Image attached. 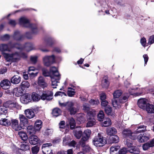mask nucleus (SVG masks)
I'll use <instances>...</instances> for the list:
<instances>
[{
  "instance_id": "obj_2",
  "label": "nucleus",
  "mask_w": 154,
  "mask_h": 154,
  "mask_svg": "<svg viewBox=\"0 0 154 154\" xmlns=\"http://www.w3.org/2000/svg\"><path fill=\"white\" fill-rule=\"evenodd\" d=\"M3 56L8 62H17L20 60L21 57L26 58L27 57L26 54L24 53H20L18 52H15L11 54L3 53Z\"/></svg>"
},
{
  "instance_id": "obj_56",
  "label": "nucleus",
  "mask_w": 154,
  "mask_h": 154,
  "mask_svg": "<svg viewBox=\"0 0 154 154\" xmlns=\"http://www.w3.org/2000/svg\"><path fill=\"white\" fill-rule=\"evenodd\" d=\"M154 43V35L151 36L149 38L148 44L151 45Z\"/></svg>"
},
{
  "instance_id": "obj_3",
  "label": "nucleus",
  "mask_w": 154,
  "mask_h": 154,
  "mask_svg": "<svg viewBox=\"0 0 154 154\" xmlns=\"http://www.w3.org/2000/svg\"><path fill=\"white\" fill-rule=\"evenodd\" d=\"M53 93L51 91L44 92L41 96L37 93L33 92L32 94V98L34 101H38L40 98L43 100H50L53 98Z\"/></svg>"
},
{
  "instance_id": "obj_24",
  "label": "nucleus",
  "mask_w": 154,
  "mask_h": 154,
  "mask_svg": "<svg viewBox=\"0 0 154 154\" xmlns=\"http://www.w3.org/2000/svg\"><path fill=\"white\" fill-rule=\"evenodd\" d=\"M12 92L13 95L19 97L21 96L23 93V90L22 88L17 87L14 88Z\"/></svg>"
},
{
  "instance_id": "obj_30",
  "label": "nucleus",
  "mask_w": 154,
  "mask_h": 154,
  "mask_svg": "<svg viewBox=\"0 0 154 154\" xmlns=\"http://www.w3.org/2000/svg\"><path fill=\"white\" fill-rule=\"evenodd\" d=\"M19 119L20 120V124H21V125L23 124V126H25L28 124V119L23 115H19Z\"/></svg>"
},
{
  "instance_id": "obj_5",
  "label": "nucleus",
  "mask_w": 154,
  "mask_h": 154,
  "mask_svg": "<svg viewBox=\"0 0 154 154\" xmlns=\"http://www.w3.org/2000/svg\"><path fill=\"white\" fill-rule=\"evenodd\" d=\"M19 23L23 27L31 28L33 33H35L37 32L36 25L31 24L29 20L26 17L20 18L19 20Z\"/></svg>"
},
{
  "instance_id": "obj_52",
  "label": "nucleus",
  "mask_w": 154,
  "mask_h": 154,
  "mask_svg": "<svg viewBox=\"0 0 154 154\" xmlns=\"http://www.w3.org/2000/svg\"><path fill=\"white\" fill-rule=\"evenodd\" d=\"M39 148L37 146L32 147V152L33 154H36L39 151Z\"/></svg>"
},
{
  "instance_id": "obj_43",
  "label": "nucleus",
  "mask_w": 154,
  "mask_h": 154,
  "mask_svg": "<svg viewBox=\"0 0 154 154\" xmlns=\"http://www.w3.org/2000/svg\"><path fill=\"white\" fill-rule=\"evenodd\" d=\"M32 31V32L31 33L30 32H26L25 34V36L26 38L28 39H31L33 37V34H36L38 32V29L37 28V27H36V29L37 30V32L35 33H33L32 32V29L31 28H30Z\"/></svg>"
},
{
  "instance_id": "obj_57",
  "label": "nucleus",
  "mask_w": 154,
  "mask_h": 154,
  "mask_svg": "<svg viewBox=\"0 0 154 154\" xmlns=\"http://www.w3.org/2000/svg\"><path fill=\"white\" fill-rule=\"evenodd\" d=\"M128 151V149L126 148H123L119 151V154H125Z\"/></svg>"
},
{
  "instance_id": "obj_45",
  "label": "nucleus",
  "mask_w": 154,
  "mask_h": 154,
  "mask_svg": "<svg viewBox=\"0 0 154 154\" xmlns=\"http://www.w3.org/2000/svg\"><path fill=\"white\" fill-rule=\"evenodd\" d=\"M104 112L102 111H100L97 115L98 120L100 121H103L104 118Z\"/></svg>"
},
{
  "instance_id": "obj_35",
  "label": "nucleus",
  "mask_w": 154,
  "mask_h": 154,
  "mask_svg": "<svg viewBox=\"0 0 154 154\" xmlns=\"http://www.w3.org/2000/svg\"><path fill=\"white\" fill-rule=\"evenodd\" d=\"M18 134L22 140L25 141L27 140L28 137L25 132L22 131H20L18 132Z\"/></svg>"
},
{
  "instance_id": "obj_13",
  "label": "nucleus",
  "mask_w": 154,
  "mask_h": 154,
  "mask_svg": "<svg viewBox=\"0 0 154 154\" xmlns=\"http://www.w3.org/2000/svg\"><path fill=\"white\" fill-rule=\"evenodd\" d=\"M52 146L51 143L43 144L42 147V151L44 154H53L52 150L50 148V147Z\"/></svg>"
},
{
  "instance_id": "obj_51",
  "label": "nucleus",
  "mask_w": 154,
  "mask_h": 154,
  "mask_svg": "<svg viewBox=\"0 0 154 154\" xmlns=\"http://www.w3.org/2000/svg\"><path fill=\"white\" fill-rule=\"evenodd\" d=\"M91 134V131L89 129H87L84 132L83 135H85V137L89 138Z\"/></svg>"
},
{
  "instance_id": "obj_36",
  "label": "nucleus",
  "mask_w": 154,
  "mask_h": 154,
  "mask_svg": "<svg viewBox=\"0 0 154 154\" xmlns=\"http://www.w3.org/2000/svg\"><path fill=\"white\" fill-rule=\"evenodd\" d=\"M61 113V111L58 108H55L52 111V115L53 116L56 117L60 115Z\"/></svg>"
},
{
  "instance_id": "obj_11",
  "label": "nucleus",
  "mask_w": 154,
  "mask_h": 154,
  "mask_svg": "<svg viewBox=\"0 0 154 154\" xmlns=\"http://www.w3.org/2000/svg\"><path fill=\"white\" fill-rule=\"evenodd\" d=\"M122 134L124 137H128L133 140L136 139L137 136L135 134L132 133L131 131L128 129H124L123 131Z\"/></svg>"
},
{
  "instance_id": "obj_6",
  "label": "nucleus",
  "mask_w": 154,
  "mask_h": 154,
  "mask_svg": "<svg viewBox=\"0 0 154 154\" xmlns=\"http://www.w3.org/2000/svg\"><path fill=\"white\" fill-rule=\"evenodd\" d=\"M59 57L52 54L51 55H46L42 58L43 62L44 65L49 67L53 64L58 61Z\"/></svg>"
},
{
  "instance_id": "obj_32",
  "label": "nucleus",
  "mask_w": 154,
  "mask_h": 154,
  "mask_svg": "<svg viewBox=\"0 0 154 154\" xmlns=\"http://www.w3.org/2000/svg\"><path fill=\"white\" fill-rule=\"evenodd\" d=\"M145 109L148 113H154V105L149 103Z\"/></svg>"
},
{
  "instance_id": "obj_15",
  "label": "nucleus",
  "mask_w": 154,
  "mask_h": 154,
  "mask_svg": "<svg viewBox=\"0 0 154 154\" xmlns=\"http://www.w3.org/2000/svg\"><path fill=\"white\" fill-rule=\"evenodd\" d=\"M149 103L147 100L145 98H142L138 100L137 104L139 107L143 109H145Z\"/></svg>"
},
{
  "instance_id": "obj_12",
  "label": "nucleus",
  "mask_w": 154,
  "mask_h": 154,
  "mask_svg": "<svg viewBox=\"0 0 154 154\" xmlns=\"http://www.w3.org/2000/svg\"><path fill=\"white\" fill-rule=\"evenodd\" d=\"M137 135L136 138L137 140L140 143L144 142L148 140L150 137V134L149 133H145L143 134H140L138 135Z\"/></svg>"
},
{
  "instance_id": "obj_64",
  "label": "nucleus",
  "mask_w": 154,
  "mask_h": 154,
  "mask_svg": "<svg viewBox=\"0 0 154 154\" xmlns=\"http://www.w3.org/2000/svg\"><path fill=\"white\" fill-rule=\"evenodd\" d=\"M100 99L102 101L106 100V95L104 93H101L100 94Z\"/></svg>"
},
{
  "instance_id": "obj_50",
  "label": "nucleus",
  "mask_w": 154,
  "mask_h": 154,
  "mask_svg": "<svg viewBox=\"0 0 154 154\" xmlns=\"http://www.w3.org/2000/svg\"><path fill=\"white\" fill-rule=\"evenodd\" d=\"M119 139V137L116 135H114L110 138V140L113 143L118 142Z\"/></svg>"
},
{
  "instance_id": "obj_8",
  "label": "nucleus",
  "mask_w": 154,
  "mask_h": 154,
  "mask_svg": "<svg viewBox=\"0 0 154 154\" xmlns=\"http://www.w3.org/2000/svg\"><path fill=\"white\" fill-rule=\"evenodd\" d=\"M94 113L91 111L88 112L87 116L88 122L86 124V127H91L96 124V120L94 118Z\"/></svg>"
},
{
  "instance_id": "obj_16",
  "label": "nucleus",
  "mask_w": 154,
  "mask_h": 154,
  "mask_svg": "<svg viewBox=\"0 0 154 154\" xmlns=\"http://www.w3.org/2000/svg\"><path fill=\"white\" fill-rule=\"evenodd\" d=\"M89 138L85 137V135H83L79 142V143L83 147V149L86 151H89L90 148L88 146L85 145V144L88 141Z\"/></svg>"
},
{
  "instance_id": "obj_14",
  "label": "nucleus",
  "mask_w": 154,
  "mask_h": 154,
  "mask_svg": "<svg viewBox=\"0 0 154 154\" xmlns=\"http://www.w3.org/2000/svg\"><path fill=\"white\" fill-rule=\"evenodd\" d=\"M126 145L130 149H128V151L129 152L133 153L134 154H138L140 152V151L139 149L137 147L132 146V144L131 142L127 141Z\"/></svg>"
},
{
  "instance_id": "obj_27",
  "label": "nucleus",
  "mask_w": 154,
  "mask_h": 154,
  "mask_svg": "<svg viewBox=\"0 0 154 154\" xmlns=\"http://www.w3.org/2000/svg\"><path fill=\"white\" fill-rule=\"evenodd\" d=\"M25 114L26 117L29 119L33 118L35 116L34 112L31 109H28L25 110Z\"/></svg>"
},
{
  "instance_id": "obj_25",
  "label": "nucleus",
  "mask_w": 154,
  "mask_h": 154,
  "mask_svg": "<svg viewBox=\"0 0 154 154\" xmlns=\"http://www.w3.org/2000/svg\"><path fill=\"white\" fill-rule=\"evenodd\" d=\"M29 142L32 145H35L38 143L39 139L36 136L34 135H31L29 138Z\"/></svg>"
},
{
  "instance_id": "obj_46",
  "label": "nucleus",
  "mask_w": 154,
  "mask_h": 154,
  "mask_svg": "<svg viewBox=\"0 0 154 154\" xmlns=\"http://www.w3.org/2000/svg\"><path fill=\"white\" fill-rule=\"evenodd\" d=\"M75 92L74 89L71 88H69V90L67 92V95L69 96L72 97L75 95Z\"/></svg>"
},
{
  "instance_id": "obj_7",
  "label": "nucleus",
  "mask_w": 154,
  "mask_h": 154,
  "mask_svg": "<svg viewBox=\"0 0 154 154\" xmlns=\"http://www.w3.org/2000/svg\"><path fill=\"white\" fill-rule=\"evenodd\" d=\"M93 142L94 146L97 147H100L103 146L106 143V140L103 139V137L100 134L96 136L93 140Z\"/></svg>"
},
{
  "instance_id": "obj_39",
  "label": "nucleus",
  "mask_w": 154,
  "mask_h": 154,
  "mask_svg": "<svg viewBox=\"0 0 154 154\" xmlns=\"http://www.w3.org/2000/svg\"><path fill=\"white\" fill-rule=\"evenodd\" d=\"M111 124V122L109 118H107L104 119V121L103 123L102 126L104 127H107L110 125Z\"/></svg>"
},
{
  "instance_id": "obj_26",
  "label": "nucleus",
  "mask_w": 154,
  "mask_h": 154,
  "mask_svg": "<svg viewBox=\"0 0 154 154\" xmlns=\"http://www.w3.org/2000/svg\"><path fill=\"white\" fill-rule=\"evenodd\" d=\"M74 132L75 136L77 138L79 139L82 134V131L81 130V128L79 127L76 128Z\"/></svg>"
},
{
  "instance_id": "obj_49",
  "label": "nucleus",
  "mask_w": 154,
  "mask_h": 154,
  "mask_svg": "<svg viewBox=\"0 0 154 154\" xmlns=\"http://www.w3.org/2000/svg\"><path fill=\"white\" fill-rule=\"evenodd\" d=\"M151 145L149 142L146 143L143 145L142 147L143 149L144 150H147L150 147H152Z\"/></svg>"
},
{
  "instance_id": "obj_21",
  "label": "nucleus",
  "mask_w": 154,
  "mask_h": 154,
  "mask_svg": "<svg viewBox=\"0 0 154 154\" xmlns=\"http://www.w3.org/2000/svg\"><path fill=\"white\" fill-rule=\"evenodd\" d=\"M0 85L2 89H7L9 88L11 86V83L8 80L4 79L1 81Z\"/></svg>"
},
{
  "instance_id": "obj_22",
  "label": "nucleus",
  "mask_w": 154,
  "mask_h": 154,
  "mask_svg": "<svg viewBox=\"0 0 154 154\" xmlns=\"http://www.w3.org/2000/svg\"><path fill=\"white\" fill-rule=\"evenodd\" d=\"M38 84L39 86L44 88L48 86V84L42 76H39L38 80Z\"/></svg>"
},
{
  "instance_id": "obj_23",
  "label": "nucleus",
  "mask_w": 154,
  "mask_h": 154,
  "mask_svg": "<svg viewBox=\"0 0 154 154\" xmlns=\"http://www.w3.org/2000/svg\"><path fill=\"white\" fill-rule=\"evenodd\" d=\"M51 78L52 86L53 88H56L57 84L59 82L60 79V76H50Z\"/></svg>"
},
{
  "instance_id": "obj_47",
  "label": "nucleus",
  "mask_w": 154,
  "mask_h": 154,
  "mask_svg": "<svg viewBox=\"0 0 154 154\" xmlns=\"http://www.w3.org/2000/svg\"><path fill=\"white\" fill-rule=\"evenodd\" d=\"M77 119L81 123L84 122L85 121V115L84 114H81L80 115V116L77 118Z\"/></svg>"
},
{
  "instance_id": "obj_28",
  "label": "nucleus",
  "mask_w": 154,
  "mask_h": 154,
  "mask_svg": "<svg viewBox=\"0 0 154 154\" xmlns=\"http://www.w3.org/2000/svg\"><path fill=\"white\" fill-rule=\"evenodd\" d=\"M23 37V36L21 35L20 32L18 31H15L13 35V38L17 41H20L22 39Z\"/></svg>"
},
{
  "instance_id": "obj_55",
  "label": "nucleus",
  "mask_w": 154,
  "mask_h": 154,
  "mask_svg": "<svg viewBox=\"0 0 154 154\" xmlns=\"http://www.w3.org/2000/svg\"><path fill=\"white\" fill-rule=\"evenodd\" d=\"M83 109L84 111L88 112L90 109V106L88 103H85L83 105Z\"/></svg>"
},
{
  "instance_id": "obj_62",
  "label": "nucleus",
  "mask_w": 154,
  "mask_h": 154,
  "mask_svg": "<svg viewBox=\"0 0 154 154\" xmlns=\"http://www.w3.org/2000/svg\"><path fill=\"white\" fill-rule=\"evenodd\" d=\"M69 102H67L66 103H61L60 101H59V105L61 107H65L66 106V109H67V106Z\"/></svg>"
},
{
  "instance_id": "obj_20",
  "label": "nucleus",
  "mask_w": 154,
  "mask_h": 154,
  "mask_svg": "<svg viewBox=\"0 0 154 154\" xmlns=\"http://www.w3.org/2000/svg\"><path fill=\"white\" fill-rule=\"evenodd\" d=\"M5 105L11 108H15L18 109L20 108V106L16 102H13L10 100L7 101L5 103Z\"/></svg>"
},
{
  "instance_id": "obj_41",
  "label": "nucleus",
  "mask_w": 154,
  "mask_h": 154,
  "mask_svg": "<svg viewBox=\"0 0 154 154\" xmlns=\"http://www.w3.org/2000/svg\"><path fill=\"white\" fill-rule=\"evenodd\" d=\"M69 122L71 129H74L75 125V122L74 119L73 118H71L69 119Z\"/></svg>"
},
{
  "instance_id": "obj_10",
  "label": "nucleus",
  "mask_w": 154,
  "mask_h": 154,
  "mask_svg": "<svg viewBox=\"0 0 154 154\" xmlns=\"http://www.w3.org/2000/svg\"><path fill=\"white\" fill-rule=\"evenodd\" d=\"M11 122L10 125L12 129L15 131H20L23 128V126L19 123L18 120L17 119H11Z\"/></svg>"
},
{
  "instance_id": "obj_33",
  "label": "nucleus",
  "mask_w": 154,
  "mask_h": 154,
  "mask_svg": "<svg viewBox=\"0 0 154 154\" xmlns=\"http://www.w3.org/2000/svg\"><path fill=\"white\" fill-rule=\"evenodd\" d=\"M50 72L51 73L53 74V75L51 76H60L57 68L54 66L50 68Z\"/></svg>"
},
{
  "instance_id": "obj_37",
  "label": "nucleus",
  "mask_w": 154,
  "mask_h": 154,
  "mask_svg": "<svg viewBox=\"0 0 154 154\" xmlns=\"http://www.w3.org/2000/svg\"><path fill=\"white\" fill-rule=\"evenodd\" d=\"M21 149L23 150L26 151L30 149L29 144L26 142H23L20 145Z\"/></svg>"
},
{
  "instance_id": "obj_34",
  "label": "nucleus",
  "mask_w": 154,
  "mask_h": 154,
  "mask_svg": "<svg viewBox=\"0 0 154 154\" xmlns=\"http://www.w3.org/2000/svg\"><path fill=\"white\" fill-rule=\"evenodd\" d=\"M106 132L108 134L111 135L116 134L117 130L114 127H109L107 129Z\"/></svg>"
},
{
  "instance_id": "obj_18",
  "label": "nucleus",
  "mask_w": 154,
  "mask_h": 154,
  "mask_svg": "<svg viewBox=\"0 0 154 154\" xmlns=\"http://www.w3.org/2000/svg\"><path fill=\"white\" fill-rule=\"evenodd\" d=\"M11 124V121L8 119V116L0 117V125L5 126H8Z\"/></svg>"
},
{
  "instance_id": "obj_29",
  "label": "nucleus",
  "mask_w": 154,
  "mask_h": 154,
  "mask_svg": "<svg viewBox=\"0 0 154 154\" xmlns=\"http://www.w3.org/2000/svg\"><path fill=\"white\" fill-rule=\"evenodd\" d=\"M8 113L7 108L4 106H0V117H5Z\"/></svg>"
},
{
  "instance_id": "obj_59",
  "label": "nucleus",
  "mask_w": 154,
  "mask_h": 154,
  "mask_svg": "<svg viewBox=\"0 0 154 154\" xmlns=\"http://www.w3.org/2000/svg\"><path fill=\"white\" fill-rule=\"evenodd\" d=\"M146 39L144 37L141 38L140 40V42L141 45L144 47H145L146 46Z\"/></svg>"
},
{
  "instance_id": "obj_61",
  "label": "nucleus",
  "mask_w": 154,
  "mask_h": 154,
  "mask_svg": "<svg viewBox=\"0 0 154 154\" xmlns=\"http://www.w3.org/2000/svg\"><path fill=\"white\" fill-rule=\"evenodd\" d=\"M37 58L38 57L37 56H31L30 57V60L32 63L35 64L36 62Z\"/></svg>"
},
{
  "instance_id": "obj_31",
  "label": "nucleus",
  "mask_w": 154,
  "mask_h": 154,
  "mask_svg": "<svg viewBox=\"0 0 154 154\" xmlns=\"http://www.w3.org/2000/svg\"><path fill=\"white\" fill-rule=\"evenodd\" d=\"M21 77L18 75H14L13 76L11 80V83L14 84H17L20 82Z\"/></svg>"
},
{
  "instance_id": "obj_40",
  "label": "nucleus",
  "mask_w": 154,
  "mask_h": 154,
  "mask_svg": "<svg viewBox=\"0 0 154 154\" xmlns=\"http://www.w3.org/2000/svg\"><path fill=\"white\" fill-rule=\"evenodd\" d=\"M119 146H111L110 148V154H117V151L119 148Z\"/></svg>"
},
{
  "instance_id": "obj_1",
  "label": "nucleus",
  "mask_w": 154,
  "mask_h": 154,
  "mask_svg": "<svg viewBox=\"0 0 154 154\" xmlns=\"http://www.w3.org/2000/svg\"><path fill=\"white\" fill-rule=\"evenodd\" d=\"M122 92L120 90L115 91L113 93V98L112 100L113 106L116 108H119L121 107V104L126 102L129 97V94H125L122 97L118 98L122 94Z\"/></svg>"
},
{
  "instance_id": "obj_9",
  "label": "nucleus",
  "mask_w": 154,
  "mask_h": 154,
  "mask_svg": "<svg viewBox=\"0 0 154 154\" xmlns=\"http://www.w3.org/2000/svg\"><path fill=\"white\" fill-rule=\"evenodd\" d=\"M42 122L40 120L37 121L35 123L34 128H33L32 126H29L27 127L28 131L30 134L34 133V129H35L36 131H39L42 128Z\"/></svg>"
},
{
  "instance_id": "obj_38",
  "label": "nucleus",
  "mask_w": 154,
  "mask_h": 154,
  "mask_svg": "<svg viewBox=\"0 0 154 154\" xmlns=\"http://www.w3.org/2000/svg\"><path fill=\"white\" fill-rule=\"evenodd\" d=\"M109 82L108 81L107 78H104L102 81V85L103 87L107 88L109 85Z\"/></svg>"
},
{
  "instance_id": "obj_58",
  "label": "nucleus",
  "mask_w": 154,
  "mask_h": 154,
  "mask_svg": "<svg viewBox=\"0 0 154 154\" xmlns=\"http://www.w3.org/2000/svg\"><path fill=\"white\" fill-rule=\"evenodd\" d=\"M10 38V36L8 34H5L1 37V39L3 41L8 40Z\"/></svg>"
},
{
  "instance_id": "obj_53",
  "label": "nucleus",
  "mask_w": 154,
  "mask_h": 154,
  "mask_svg": "<svg viewBox=\"0 0 154 154\" xmlns=\"http://www.w3.org/2000/svg\"><path fill=\"white\" fill-rule=\"evenodd\" d=\"M25 47L28 48L30 51L35 49L34 45L30 43H26Z\"/></svg>"
},
{
  "instance_id": "obj_17",
  "label": "nucleus",
  "mask_w": 154,
  "mask_h": 154,
  "mask_svg": "<svg viewBox=\"0 0 154 154\" xmlns=\"http://www.w3.org/2000/svg\"><path fill=\"white\" fill-rule=\"evenodd\" d=\"M30 95L29 94H26L22 96L20 98L21 103L24 104H27L31 101Z\"/></svg>"
},
{
  "instance_id": "obj_4",
  "label": "nucleus",
  "mask_w": 154,
  "mask_h": 154,
  "mask_svg": "<svg viewBox=\"0 0 154 154\" xmlns=\"http://www.w3.org/2000/svg\"><path fill=\"white\" fill-rule=\"evenodd\" d=\"M21 50L22 48L21 46L17 43H13L11 42L7 44H2L0 45V51L2 52V54L5 53V51L10 52L14 48Z\"/></svg>"
},
{
  "instance_id": "obj_19",
  "label": "nucleus",
  "mask_w": 154,
  "mask_h": 154,
  "mask_svg": "<svg viewBox=\"0 0 154 154\" xmlns=\"http://www.w3.org/2000/svg\"><path fill=\"white\" fill-rule=\"evenodd\" d=\"M74 104L71 102H69L68 105L67 110L70 112L71 115H74L77 112V109L73 107Z\"/></svg>"
},
{
  "instance_id": "obj_48",
  "label": "nucleus",
  "mask_w": 154,
  "mask_h": 154,
  "mask_svg": "<svg viewBox=\"0 0 154 154\" xmlns=\"http://www.w3.org/2000/svg\"><path fill=\"white\" fill-rule=\"evenodd\" d=\"M21 86L22 88H28L30 86V84L28 82L25 81L22 82Z\"/></svg>"
},
{
  "instance_id": "obj_42",
  "label": "nucleus",
  "mask_w": 154,
  "mask_h": 154,
  "mask_svg": "<svg viewBox=\"0 0 154 154\" xmlns=\"http://www.w3.org/2000/svg\"><path fill=\"white\" fill-rule=\"evenodd\" d=\"M105 112L108 115L112 116L114 115V113L112 111L111 107H108L105 108Z\"/></svg>"
},
{
  "instance_id": "obj_60",
  "label": "nucleus",
  "mask_w": 154,
  "mask_h": 154,
  "mask_svg": "<svg viewBox=\"0 0 154 154\" xmlns=\"http://www.w3.org/2000/svg\"><path fill=\"white\" fill-rule=\"evenodd\" d=\"M43 75L45 76H49L50 75V73L48 71L45 69H43L42 70Z\"/></svg>"
},
{
  "instance_id": "obj_54",
  "label": "nucleus",
  "mask_w": 154,
  "mask_h": 154,
  "mask_svg": "<svg viewBox=\"0 0 154 154\" xmlns=\"http://www.w3.org/2000/svg\"><path fill=\"white\" fill-rule=\"evenodd\" d=\"M89 103L91 105H98L100 103L98 99H91L89 101Z\"/></svg>"
},
{
  "instance_id": "obj_63",
  "label": "nucleus",
  "mask_w": 154,
  "mask_h": 154,
  "mask_svg": "<svg viewBox=\"0 0 154 154\" xmlns=\"http://www.w3.org/2000/svg\"><path fill=\"white\" fill-rule=\"evenodd\" d=\"M8 23L11 26H14L16 24V21L13 20H9Z\"/></svg>"
},
{
  "instance_id": "obj_44",
  "label": "nucleus",
  "mask_w": 154,
  "mask_h": 154,
  "mask_svg": "<svg viewBox=\"0 0 154 154\" xmlns=\"http://www.w3.org/2000/svg\"><path fill=\"white\" fill-rule=\"evenodd\" d=\"M146 130V126L143 125H140L137 127L136 132L138 133L143 132Z\"/></svg>"
}]
</instances>
